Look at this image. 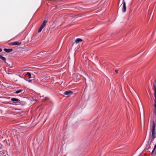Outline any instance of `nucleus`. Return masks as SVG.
<instances>
[{
  "label": "nucleus",
  "mask_w": 156,
  "mask_h": 156,
  "mask_svg": "<svg viewBox=\"0 0 156 156\" xmlns=\"http://www.w3.org/2000/svg\"><path fill=\"white\" fill-rule=\"evenodd\" d=\"M150 129H151V130H152V139H151V143H152L154 140V138L156 137V126L155 124L154 121V119H152L150 122Z\"/></svg>",
  "instance_id": "1"
},
{
  "label": "nucleus",
  "mask_w": 156,
  "mask_h": 156,
  "mask_svg": "<svg viewBox=\"0 0 156 156\" xmlns=\"http://www.w3.org/2000/svg\"><path fill=\"white\" fill-rule=\"evenodd\" d=\"M122 1L123 7L122 9V11L123 12H125L126 11V3L124 0H122Z\"/></svg>",
  "instance_id": "2"
},
{
  "label": "nucleus",
  "mask_w": 156,
  "mask_h": 156,
  "mask_svg": "<svg viewBox=\"0 0 156 156\" xmlns=\"http://www.w3.org/2000/svg\"><path fill=\"white\" fill-rule=\"evenodd\" d=\"M84 78L85 79V78ZM85 84H86V86L87 84V86L89 85L90 86L91 84H93V82L91 81V80L89 78H88V80L87 83L86 81V80L85 79Z\"/></svg>",
  "instance_id": "3"
},
{
  "label": "nucleus",
  "mask_w": 156,
  "mask_h": 156,
  "mask_svg": "<svg viewBox=\"0 0 156 156\" xmlns=\"http://www.w3.org/2000/svg\"><path fill=\"white\" fill-rule=\"evenodd\" d=\"M21 44V42H18L17 41H14L11 42L9 44V45H19Z\"/></svg>",
  "instance_id": "4"
},
{
  "label": "nucleus",
  "mask_w": 156,
  "mask_h": 156,
  "mask_svg": "<svg viewBox=\"0 0 156 156\" xmlns=\"http://www.w3.org/2000/svg\"><path fill=\"white\" fill-rule=\"evenodd\" d=\"M73 93V92L70 90H68L65 91L63 94L68 96L71 95Z\"/></svg>",
  "instance_id": "5"
},
{
  "label": "nucleus",
  "mask_w": 156,
  "mask_h": 156,
  "mask_svg": "<svg viewBox=\"0 0 156 156\" xmlns=\"http://www.w3.org/2000/svg\"><path fill=\"white\" fill-rule=\"evenodd\" d=\"M11 100L14 103H18L19 101H20V100L15 98H11Z\"/></svg>",
  "instance_id": "6"
},
{
  "label": "nucleus",
  "mask_w": 156,
  "mask_h": 156,
  "mask_svg": "<svg viewBox=\"0 0 156 156\" xmlns=\"http://www.w3.org/2000/svg\"><path fill=\"white\" fill-rule=\"evenodd\" d=\"M153 87V89L154 90V96L155 98L156 99V83L155 82L154 84Z\"/></svg>",
  "instance_id": "7"
},
{
  "label": "nucleus",
  "mask_w": 156,
  "mask_h": 156,
  "mask_svg": "<svg viewBox=\"0 0 156 156\" xmlns=\"http://www.w3.org/2000/svg\"><path fill=\"white\" fill-rule=\"evenodd\" d=\"M155 104L154 105L153 112L154 115H156V99L154 100Z\"/></svg>",
  "instance_id": "8"
},
{
  "label": "nucleus",
  "mask_w": 156,
  "mask_h": 156,
  "mask_svg": "<svg viewBox=\"0 0 156 156\" xmlns=\"http://www.w3.org/2000/svg\"><path fill=\"white\" fill-rule=\"evenodd\" d=\"M4 50L6 52L9 53L12 51L13 49L12 48H4Z\"/></svg>",
  "instance_id": "9"
},
{
  "label": "nucleus",
  "mask_w": 156,
  "mask_h": 156,
  "mask_svg": "<svg viewBox=\"0 0 156 156\" xmlns=\"http://www.w3.org/2000/svg\"><path fill=\"white\" fill-rule=\"evenodd\" d=\"M19 105H23L26 104V102L24 101H20H20L18 102V103Z\"/></svg>",
  "instance_id": "10"
},
{
  "label": "nucleus",
  "mask_w": 156,
  "mask_h": 156,
  "mask_svg": "<svg viewBox=\"0 0 156 156\" xmlns=\"http://www.w3.org/2000/svg\"><path fill=\"white\" fill-rule=\"evenodd\" d=\"M26 75H27L28 76V77L29 79L34 77V76L33 75V76H31V75L30 73L29 72L27 73Z\"/></svg>",
  "instance_id": "11"
},
{
  "label": "nucleus",
  "mask_w": 156,
  "mask_h": 156,
  "mask_svg": "<svg viewBox=\"0 0 156 156\" xmlns=\"http://www.w3.org/2000/svg\"><path fill=\"white\" fill-rule=\"evenodd\" d=\"M150 147V145L149 144V141L148 140L147 142V144L146 145V147L145 148V149L146 150H148L149 149Z\"/></svg>",
  "instance_id": "12"
},
{
  "label": "nucleus",
  "mask_w": 156,
  "mask_h": 156,
  "mask_svg": "<svg viewBox=\"0 0 156 156\" xmlns=\"http://www.w3.org/2000/svg\"><path fill=\"white\" fill-rule=\"evenodd\" d=\"M47 22H48V21L47 20H44V21L43 22L42 25L41 26L44 27L45 26L46 24V23H47Z\"/></svg>",
  "instance_id": "13"
},
{
  "label": "nucleus",
  "mask_w": 156,
  "mask_h": 156,
  "mask_svg": "<svg viewBox=\"0 0 156 156\" xmlns=\"http://www.w3.org/2000/svg\"><path fill=\"white\" fill-rule=\"evenodd\" d=\"M82 41V40L80 38H77L75 40V42L76 43H78L79 42Z\"/></svg>",
  "instance_id": "14"
},
{
  "label": "nucleus",
  "mask_w": 156,
  "mask_h": 156,
  "mask_svg": "<svg viewBox=\"0 0 156 156\" xmlns=\"http://www.w3.org/2000/svg\"><path fill=\"white\" fill-rule=\"evenodd\" d=\"M0 58L3 60L5 62H6V58L5 57L2 56L1 55H0Z\"/></svg>",
  "instance_id": "15"
},
{
  "label": "nucleus",
  "mask_w": 156,
  "mask_h": 156,
  "mask_svg": "<svg viewBox=\"0 0 156 156\" xmlns=\"http://www.w3.org/2000/svg\"><path fill=\"white\" fill-rule=\"evenodd\" d=\"M39 55H40V56H38V57L40 56H41V57H42L43 56H44L45 55L44 52H41L39 54Z\"/></svg>",
  "instance_id": "16"
},
{
  "label": "nucleus",
  "mask_w": 156,
  "mask_h": 156,
  "mask_svg": "<svg viewBox=\"0 0 156 156\" xmlns=\"http://www.w3.org/2000/svg\"><path fill=\"white\" fill-rule=\"evenodd\" d=\"M43 28H44V27H42V26H41L38 30V33L40 32L41 31L42 29H43Z\"/></svg>",
  "instance_id": "17"
},
{
  "label": "nucleus",
  "mask_w": 156,
  "mask_h": 156,
  "mask_svg": "<svg viewBox=\"0 0 156 156\" xmlns=\"http://www.w3.org/2000/svg\"><path fill=\"white\" fill-rule=\"evenodd\" d=\"M22 91V90H17L15 92V93L16 94H18L20 92H21Z\"/></svg>",
  "instance_id": "18"
},
{
  "label": "nucleus",
  "mask_w": 156,
  "mask_h": 156,
  "mask_svg": "<svg viewBox=\"0 0 156 156\" xmlns=\"http://www.w3.org/2000/svg\"><path fill=\"white\" fill-rule=\"evenodd\" d=\"M118 70L117 69H116L115 70V72L116 73H118Z\"/></svg>",
  "instance_id": "19"
},
{
  "label": "nucleus",
  "mask_w": 156,
  "mask_h": 156,
  "mask_svg": "<svg viewBox=\"0 0 156 156\" xmlns=\"http://www.w3.org/2000/svg\"><path fill=\"white\" fill-rule=\"evenodd\" d=\"M29 82H31L32 81V80H27Z\"/></svg>",
  "instance_id": "20"
},
{
  "label": "nucleus",
  "mask_w": 156,
  "mask_h": 156,
  "mask_svg": "<svg viewBox=\"0 0 156 156\" xmlns=\"http://www.w3.org/2000/svg\"><path fill=\"white\" fill-rule=\"evenodd\" d=\"M2 51V49L1 48H0V52H1Z\"/></svg>",
  "instance_id": "21"
},
{
  "label": "nucleus",
  "mask_w": 156,
  "mask_h": 156,
  "mask_svg": "<svg viewBox=\"0 0 156 156\" xmlns=\"http://www.w3.org/2000/svg\"><path fill=\"white\" fill-rule=\"evenodd\" d=\"M151 131L150 132V135H151Z\"/></svg>",
  "instance_id": "22"
},
{
  "label": "nucleus",
  "mask_w": 156,
  "mask_h": 156,
  "mask_svg": "<svg viewBox=\"0 0 156 156\" xmlns=\"http://www.w3.org/2000/svg\"><path fill=\"white\" fill-rule=\"evenodd\" d=\"M3 154H5V151H4L3 152Z\"/></svg>",
  "instance_id": "23"
},
{
  "label": "nucleus",
  "mask_w": 156,
  "mask_h": 156,
  "mask_svg": "<svg viewBox=\"0 0 156 156\" xmlns=\"http://www.w3.org/2000/svg\"><path fill=\"white\" fill-rule=\"evenodd\" d=\"M0 144L1 145V144Z\"/></svg>",
  "instance_id": "24"
}]
</instances>
